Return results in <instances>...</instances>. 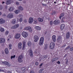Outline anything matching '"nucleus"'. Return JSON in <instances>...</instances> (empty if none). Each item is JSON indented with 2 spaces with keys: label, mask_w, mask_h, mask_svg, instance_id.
<instances>
[{
  "label": "nucleus",
  "mask_w": 73,
  "mask_h": 73,
  "mask_svg": "<svg viewBox=\"0 0 73 73\" xmlns=\"http://www.w3.org/2000/svg\"><path fill=\"white\" fill-rule=\"evenodd\" d=\"M23 56L22 55H20L19 56L18 58V62H19V63H21L23 62Z\"/></svg>",
  "instance_id": "obj_1"
},
{
  "label": "nucleus",
  "mask_w": 73,
  "mask_h": 73,
  "mask_svg": "<svg viewBox=\"0 0 73 73\" xmlns=\"http://www.w3.org/2000/svg\"><path fill=\"white\" fill-rule=\"evenodd\" d=\"M21 35L23 36V37H24L25 38H26V37H28V34L27 32L24 31L22 33Z\"/></svg>",
  "instance_id": "obj_2"
},
{
  "label": "nucleus",
  "mask_w": 73,
  "mask_h": 73,
  "mask_svg": "<svg viewBox=\"0 0 73 73\" xmlns=\"http://www.w3.org/2000/svg\"><path fill=\"white\" fill-rule=\"evenodd\" d=\"M44 38L43 37H41L40 39L39 45H42L44 43Z\"/></svg>",
  "instance_id": "obj_3"
},
{
  "label": "nucleus",
  "mask_w": 73,
  "mask_h": 73,
  "mask_svg": "<svg viewBox=\"0 0 73 73\" xmlns=\"http://www.w3.org/2000/svg\"><path fill=\"white\" fill-rule=\"evenodd\" d=\"M25 30L29 31L30 32H32V29L30 27H26L25 28Z\"/></svg>",
  "instance_id": "obj_4"
},
{
  "label": "nucleus",
  "mask_w": 73,
  "mask_h": 73,
  "mask_svg": "<svg viewBox=\"0 0 73 73\" xmlns=\"http://www.w3.org/2000/svg\"><path fill=\"white\" fill-rule=\"evenodd\" d=\"M20 37V34L19 33H17L15 34V38L16 39H18Z\"/></svg>",
  "instance_id": "obj_5"
},
{
  "label": "nucleus",
  "mask_w": 73,
  "mask_h": 73,
  "mask_svg": "<svg viewBox=\"0 0 73 73\" xmlns=\"http://www.w3.org/2000/svg\"><path fill=\"white\" fill-rule=\"evenodd\" d=\"M29 52V55L31 57H33V52H32V50L31 48L28 51V52Z\"/></svg>",
  "instance_id": "obj_6"
},
{
  "label": "nucleus",
  "mask_w": 73,
  "mask_h": 73,
  "mask_svg": "<svg viewBox=\"0 0 73 73\" xmlns=\"http://www.w3.org/2000/svg\"><path fill=\"white\" fill-rule=\"evenodd\" d=\"M54 47V42H52L50 44V49H53Z\"/></svg>",
  "instance_id": "obj_7"
},
{
  "label": "nucleus",
  "mask_w": 73,
  "mask_h": 73,
  "mask_svg": "<svg viewBox=\"0 0 73 73\" xmlns=\"http://www.w3.org/2000/svg\"><path fill=\"white\" fill-rule=\"evenodd\" d=\"M13 17V14L11 13H9L7 15V18L9 19H11V18H12Z\"/></svg>",
  "instance_id": "obj_8"
},
{
  "label": "nucleus",
  "mask_w": 73,
  "mask_h": 73,
  "mask_svg": "<svg viewBox=\"0 0 73 73\" xmlns=\"http://www.w3.org/2000/svg\"><path fill=\"white\" fill-rule=\"evenodd\" d=\"M35 42H37L39 38L37 36H35L34 37Z\"/></svg>",
  "instance_id": "obj_9"
},
{
  "label": "nucleus",
  "mask_w": 73,
  "mask_h": 73,
  "mask_svg": "<svg viewBox=\"0 0 73 73\" xmlns=\"http://www.w3.org/2000/svg\"><path fill=\"white\" fill-rule=\"evenodd\" d=\"M19 27V25L18 24H16L14 26L11 27V29H16V28H17Z\"/></svg>",
  "instance_id": "obj_10"
},
{
  "label": "nucleus",
  "mask_w": 73,
  "mask_h": 73,
  "mask_svg": "<svg viewBox=\"0 0 73 73\" xmlns=\"http://www.w3.org/2000/svg\"><path fill=\"white\" fill-rule=\"evenodd\" d=\"M2 63H3V64H5V65L8 66H10V64L8 62H2Z\"/></svg>",
  "instance_id": "obj_11"
},
{
  "label": "nucleus",
  "mask_w": 73,
  "mask_h": 73,
  "mask_svg": "<svg viewBox=\"0 0 73 73\" xmlns=\"http://www.w3.org/2000/svg\"><path fill=\"white\" fill-rule=\"evenodd\" d=\"M70 34L69 32H68L66 34V37L67 39H68L70 37Z\"/></svg>",
  "instance_id": "obj_12"
},
{
  "label": "nucleus",
  "mask_w": 73,
  "mask_h": 73,
  "mask_svg": "<svg viewBox=\"0 0 73 73\" xmlns=\"http://www.w3.org/2000/svg\"><path fill=\"white\" fill-rule=\"evenodd\" d=\"M33 21V18L32 17H30L29 20V23L31 24Z\"/></svg>",
  "instance_id": "obj_13"
},
{
  "label": "nucleus",
  "mask_w": 73,
  "mask_h": 73,
  "mask_svg": "<svg viewBox=\"0 0 73 73\" xmlns=\"http://www.w3.org/2000/svg\"><path fill=\"white\" fill-rule=\"evenodd\" d=\"M47 57V56L46 55H45L44 56H41L40 57V61H41V60H44V58H45Z\"/></svg>",
  "instance_id": "obj_14"
},
{
  "label": "nucleus",
  "mask_w": 73,
  "mask_h": 73,
  "mask_svg": "<svg viewBox=\"0 0 73 73\" xmlns=\"http://www.w3.org/2000/svg\"><path fill=\"white\" fill-rule=\"evenodd\" d=\"M62 38V37L60 36H58V38L57 41L58 42H60L61 41Z\"/></svg>",
  "instance_id": "obj_15"
},
{
  "label": "nucleus",
  "mask_w": 73,
  "mask_h": 73,
  "mask_svg": "<svg viewBox=\"0 0 73 73\" xmlns=\"http://www.w3.org/2000/svg\"><path fill=\"white\" fill-rule=\"evenodd\" d=\"M12 3V0H7L6 2V4L7 5H8V4H11V3Z\"/></svg>",
  "instance_id": "obj_16"
},
{
  "label": "nucleus",
  "mask_w": 73,
  "mask_h": 73,
  "mask_svg": "<svg viewBox=\"0 0 73 73\" xmlns=\"http://www.w3.org/2000/svg\"><path fill=\"white\" fill-rule=\"evenodd\" d=\"M22 43H19L18 44V49H21L22 48Z\"/></svg>",
  "instance_id": "obj_17"
},
{
  "label": "nucleus",
  "mask_w": 73,
  "mask_h": 73,
  "mask_svg": "<svg viewBox=\"0 0 73 73\" xmlns=\"http://www.w3.org/2000/svg\"><path fill=\"white\" fill-rule=\"evenodd\" d=\"M11 23L12 24H16V20L15 19H13L12 21H11Z\"/></svg>",
  "instance_id": "obj_18"
},
{
  "label": "nucleus",
  "mask_w": 73,
  "mask_h": 73,
  "mask_svg": "<svg viewBox=\"0 0 73 73\" xmlns=\"http://www.w3.org/2000/svg\"><path fill=\"white\" fill-rule=\"evenodd\" d=\"M52 40L54 42H55L56 41V36L53 35L52 36Z\"/></svg>",
  "instance_id": "obj_19"
},
{
  "label": "nucleus",
  "mask_w": 73,
  "mask_h": 73,
  "mask_svg": "<svg viewBox=\"0 0 73 73\" xmlns=\"http://www.w3.org/2000/svg\"><path fill=\"white\" fill-rule=\"evenodd\" d=\"M5 39L3 38L0 39V43H4L5 42Z\"/></svg>",
  "instance_id": "obj_20"
},
{
  "label": "nucleus",
  "mask_w": 73,
  "mask_h": 73,
  "mask_svg": "<svg viewBox=\"0 0 73 73\" xmlns=\"http://www.w3.org/2000/svg\"><path fill=\"white\" fill-rule=\"evenodd\" d=\"M35 29H36V30L37 31H40L41 30V27L38 26H35Z\"/></svg>",
  "instance_id": "obj_21"
},
{
  "label": "nucleus",
  "mask_w": 73,
  "mask_h": 73,
  "mask_svg": "<svg viewBox=\"0 0 73 73\" xmlns=\"http://www.w3.org/2000/svg\"><path fill=\"white\" fill-rule=\"evenodd\" d=\"M64 27H65V25H64V24H62L61 25L60 28L62 31V30L64 29Z\"/></svg>",
  "instance_id": "obj_22"
},
{
  "label": "nucleus",
  "mask_w": 73,
  "mask_h": 73,
  "mask_svg": "<svg viewBox=\"0 0 73 73\" xmlns=\"http://www.w3.org/2000/svg\"><path fill=\"white\" fill-rule=\"evenodd\" d=\"M5 23V21L3 19H0V23L4 24Z\"/></svg>",
  "instance_id": "obj_23"
},
{
  "label": "nucleus",
  "mask_w": 73,
  "mask_h": 73,
  "mask_svg": "<svg viewBox=\"0 0 73 73\" xmlns=\"http://www.w3.org/2000/svg\"><path fill=\"white\" fill-rule=\"evenodd\" d=\"M58 20H55L53 22V24H54V25H56L58 24Z\"/></svg>",
  "instance_id": "obj_24"
},
{
  "label": "nucleus",
  "mask_w": 73,
  "mask_h": 73,
  "mask_svg": "<svg viewBox=\"0 0 73 73\" xmlns=\"http://www.w3.org/2000/svg\"><path fill=\"white\" fill-rule=\"evenodd\" d=\"M14 9V8H13V7H10L9 9H8V10L9 11H13Z\"/></svg>",
  "instance_id": "obj_25"
},
{
  "label": "nucleus",
  "mask_w": 73,
  "mask_h": 73,
  "mask_svg": "<svg viewBox=\"0 0 73 73\" xmlns=\"http://www.w3.org/2000/svg\"><path fill=\"white\" fill-rule=\"evenodd\" d=\"M5 54H8L9 53V51H8V48H6L5 50Z\"/></svg>",
  "instance_id": "obj_26"
},
{
  "label": "nucleus",
  "mask_w": 73,
  "mask_h": 73,
  "mask_svg": "<svg viewBox=\"0 0 73 73\" xmlns=\"http://www.w3.org/2000/svg\"><path fill=\"white\" fill-rule=\"evenodd\" d=\"M66 20V19L65 17H63L62 18V20H61V23H64L65 21V20Z\"/></svg>",
  "instance_id": "obj_27"
},
{
  "label": "nucleus",
  "mask_w": 73,
  "mask_h": 73,
  "mask_svg": "<svg viewBox=\"0 0 73 73\" xmlns=\"http://www.w3.org/2000/svg\"><path fill=\"white\" fill-rule=\"evenodd\" d=\"M47 48H48V44H44V49L46 50V49H47Z\"/></svg>",
  "instance_id": "obj_28"
},
{
  "label": "nucleus",
  "mask_w": 73,
  "mask_h": 73,
  "mask_svg": "<svg viewBox=\"0 0 73 73\" xmlns=\"http://www.w3.org/2000/svg\"><path fill=\"white\" fill-rule=\"evenodd\" d=\"M20 12V10H17L15 11V13L16 14H17L18 13H19V12Z\"/></svg>",
  "instance_id": "obj_29"
},
{
  "label": "nucleus",
  "mask_w": 73,
  "mask_h": 73,
  "mask_svg": "<svg viewBox=\"0 0 73 73\" xmlns=\"http://www.w3.org/2000/svg\"><path fill=\"white\" fill-rule=\"evenodd\" d=\"M38 21H39V22H42L43 21V19H42L39 18L38 19Z\"/></svg>",
  "instance_id": "obj_30"
},
{
  "label": "nucleus",
  "mask_w": 73,
  "mask_h": 73,
  "mask_svg": "<svg viewBox=\"0 0 73 73\" xmlns=\"http://www.w3.org/2000/svg\"><path fill=\"white\" fill-rule=\"evenodd\" d=\"M18 9H20V10H21V11H23V10H24L23 8L21 6H19L18 7Z\"/></svg>",
  "instance_id": "obj_31"
},
{
  "label": "nucleus",
  "mask_w": 73,
  "mask_h": 73,
  "mask_svg": "<svg viewBox=\"0 0 73 73\" xmlns=\"http://www.w3.org/2000/svg\"><path fill=\"white\" fill-rule=\"evenodd\" d=\"M64 16V13H62V14H61L60 15V19H61V17H63V16Z\"/></svg>",
  "instance_id": "obj_32"
},
{
  "label": "nucleus",
  "mask_w": 73,
  "mask_h": 73,
  "mask_svg": "<svg viewBox=\"0 0 73 73\" xmlns=\"http://www.w3.org/2000/svg\"><path fill=\"white\" fill-rule=\"evenodd\" d=\"M27 45L29 46L32 45V43L31 42H29L27 43Z\"/></svg>",
  "instance_id": "obj_33"
},
{
  "label": "nucleus",
  "mask_w": 73,
  "mask_h": 73,
  "mask_svg": "<svg viewBox=\"0 0 73 73\" xmlns=\"http://www.w3.org/2000/svg\"><path fill=\"white\" fill-rule=\"evenodd\" d=\"M0 31L1 32H4L5 31L4 29L3 28H1L0 29Z\"/></svg>",
  "instance_id": "obj_34"
},
{
  "label": "nucleus",
  "mask_w": 73,
  "mask_h": 73,
  "mask_svg": "<svg viewBox=\"0 0 73 73\" xmlns=\"http://www.w3.org/2000/svg\"><path fill=\"white\" fill-rule=\"evenodd\" d=\"M16 57V56L14 55V56H11V59L12 60V58H15Z\"/></svg>",
  "instance_id": "obj_35"
},
{
  "label": "nucleus",
  "mask_w": 73,
  "mask_h": 73,
  "mask_svg": "<svg viewBox=\"0 0 73 73\" xmlns=\"http://www.w3.org/2000/svg\"><path fill=\"white\" fill-rule=\"evenodd\" d=\"M34 24H37V20L36 19H34Z\"/></svg>",
  "instance_id": "obj_36"
},
{
  "label": "nucleus",
  "mask_w": 73,
  "mask_h": 73,
  "mask_svg": "<svg viewBox=\"0 0 73 73\" xmlns=\"http://www.w3.org/2000/svg\"><path fill=\"white\" fill-rule=\"evenodd\" d=\"M42 5L43 7H47V4H43L42 3Z\"/></svg>",
  "instance_id": "obj_37"
},
{
  "label": "nucleus",
  "mask_w": 73,
  "mask_h": 73,
  "mask_svg": "<svg viewBox=\"0 0 73 73\" xmlns=\"http://www.w3.org/2000/svg\"><path fill=\"white\" fill-rule=\"evenodd\" d=\"M26 69V68L25 67H23L21 68V70H23V71H24V72H25V70Z\"/></svg>",
  "instance_id": "obj_38"
},
{
  "label": "nucleus",
  "mask_w": 73,
  "mask_h": 73,
  "mask_svg": "<svg viewBox=\"0 0 73 73\" xmlns=\"http://www.w3.org/2000/svg\"><path fill=\"white\" fill-rule=\"evenodd\" d=\"M12 45L11 44H9V49H12Z\"/></svg>",
  "instance_id": "obj_39"
},
{
  "label": "nucleus",
  "mask_w": 73,
  "mask_h": 73,
  "mask_svg": "<svg viewBox=\"0 0 73 73\" xmlns=\"http://www.w3.org/2000/svg\"><path fill=\"white\" fill-rule=\"evenodd\" d=\"M51 3H52L53 4V2H49H49L47 3V4H50L51 5H52Z\"/></svg>",
  "instance_id": "obj_40"
},
{
  "label": "nucleus",
  "mask_w": 73,
  "mask_h": 73,
  "mask_svg": "<svg viewBox=\"0 0 73 73\" xmlns=\"http://www.w3.org/2000/svg\"><path fill=\"white\" fill-rule=\"evenodd\" d=\"M43 70V69H41L39 71V73H42V71Z\"/></svg>",
  "instance_id": "obj_41"
},
{
  "label": "nucleus",
  "mask_w": 73,
  "mask_h": 73,
  "mask_svg": "<svg viewBox=\"0 0 73 73\" xmlns=\"http://www.w3.org/2000/svg\"><path fill=\"white\" fill-rule=\"evenodd\" d=\"M19 21L20 22H22L23 21V18L22 17L20 18Z\"/></svg>",
  "instance_id": "obj_42"
},
{
  "label": "nucleus",
  "mask_w": 73,
  "mask_h": 73,
  "mask_svg": "<svg viewBox=\"0 0 73 73\" xmlns=\"http://www.w3.org/2000/svg\"><path fill=\"white\" fill-rule=\"evenodd\" d=\"M66 60V64H67V63L68 62V59L67 58H66L65 59Z\"/></svg>",
  "instance_id": "obj_43"
},
{
  "label": "nucleus",
  "mask_w": 73,
  "mask_h": 73,
  "mask_svg": "<svg viewBox=\"0 0 73 73\" xmlns=\"http://www.w3.org/2000/svg\"><path fill=\"white\" fill-rule=\"evenodd\" d=\"M25 45H23V48H22L23 50H24V48H25Z\"/></svg>",
  "instance_id": "obj_44"
},
{
  "label": "nucleus",
  "mask_w": 73,
  "mask_h": 73,
  "mask_svg": "<svg viewBox=\"0 0 73 73\" xmlns=\"http://www.w3.org/2000/svg\"><path fill=\"white\" fill-rule=\"evenodd\" d=\"M9 33V31H6L5 33V35H8Z\"/></svg>",
  "instance_id": "obj_45"
},
{
  "label": "nucleus",
  "mask_w": 73,
  "mask_h": 73,
  "mask_svg": "<svg viewBox=\"0 0 73 73\" xmlns=\"http://www.w3.org/2000/svg\"><path fill=\"white\" fill-rule=\"evenodd\" d=\"M30 73H35V72H34V71H33V70H32L30 71Z\"/></svg>",
  "instance_id": "obj_46"
},
{
  "label": "nucleus",
  "mask_w": 73,
  "mask_h": 73,
  "mask_svg": "<svg viewBox=\"0 0 73 73\" xmlns=\"http://www.w3.org/2000/svg\"><path fill=\"white\" fill-rule=\"evenodd\" d=\"M69 48H70V46H68V47L66 48L65 49L66 50H67V49H69Z\"/></svg>",
  "instance_id": "obj_47"
},
{
  "label": "nucleus",
  "mask_w": 73,
  "mask_h": 73,
  "mask_svg": "<svg viewBox=\"0 0 73 73\" xmlns=\"http://www.w3.org/2000/svg\"><path fill=\"white\" fill-rule=\"evenodd\" d=\"M23 45H25V42H23Z\"/></svg>",
  "instance_id": "obj_48"
},
{
  "label": "nucleus",
  "mask_w": 73,
  "mask_h": 73,
  "mask_svg": "<svg viewBox=\"0 0 73 73\" xmlns=\"http://www.w3.org/2000/svg\"><path fill=\"white\" fill-rule=\"evenodd\" d=\"M52 24H53V22L52 21H50V24L51 25H52Z\"/></svg>",
  "instance_id": "obj_49"
},
{
  "label": "nucleus",
  "mask_w": 73,
  "mask_h": 73,
  "mask_svg": "<svg viewBox=\"0 0 73 73\" xmlns=\"http://www.w3.org/2000/svg\"><path fill=\"white\" fill-rule=\"evenodd\" d=\"M42 65H43V63H41L39 66H40V68H41V67L42 66Z\"/></svg>",
  "instance_id": "obj_50"
},
{
  "label": "nucleus",
  "mask_w": 73,
  "mask_h": 73,
  "mask_svg": "<svg viewBox=\"0 0 73 73\" xmlns=\"http://www.w3.org/2000/svg\"><path fill=\"white\" fill-rule=\"evenodd\" d=\"M56 61V60L54 58L53 59V60H52V62H54V61Z\"/></svg>",
  "instance_id": "obj_51"
},
{
  "label": "nucleus",
  "mask_w": 73,
  "mask_h": 73,
  "mask_svg": "<svg viewBox=\"0 0 73 73\" xmlns=\"http://www.w3.org/2000/svg\"><path fill=\"white\" fill-rule=\"evenodd\" d=\"M16 5H19V3L18 2H16L15 3Z\"/></svg>",
  "instance_id": "obj_52"
},
{
  "label": "nucleus",
  "mask_w": 73,
  "mask_h": 73,
  "mask_svg": "<svg viewBox=\"0 0 73 73\" xmlns=\"http://www.w3.org/2000/svg\"><path fill=\"white\" fill-rule=\"evenodd\" d=\"M70 50L71 51L73 50V47H72L70 48Z\"/></svg>",
  "instance_id": "obj_53"
},
{
  "label": "nucleus",
  "mask_w": 73,
  "mask_h": 73,
  "mask_svg": "<svg viewBox=\"0 0 73 73\" xmlns=\"http://www.w3.org/2000/svg\"><path fill=\"white\" fill-rule=\"evenodd\" d=\"M24 23H27V21L26 19H25L24 21Z\"/></svg>",
  "instance_id": "obj_54"
},
{
  "label": "nucleus",
  "mask_w": 73,
  "mask_h": 73,
  "mask_svg": "<svg viewBox=\"0 0 73 73\" xmlns=\"http://www.w3.org/2000/svg\"><path fill=\"white\" fill-rule=\"evenodd\" d=\"M38 62H35V65H38Z\"/></svg>",
  "instance_id": "obj_55"
},
{
  "label": "nucleus",
  "mask_w": 73,
  "mask_h": 73,
  "mask_svg": "<svg viewBox=\"0 0 73 73\" xmlns=\"http://www.w3.org/2000/svg\"><path fill=\"white\" fill-rule=\"evenodd\" d=\"M54 59H55V61H56V60H57L58 59V58H54Z\"/></svg>",
  "instance_id": "obj_56"
},
{
  "label": "nucleus",
  "mask_w": 73,
  "mask_h": 73,
  "mask_svg": "<svg viewBox=\"0 0 73 73\" xmlns=\"http://www.w3.org/2000/svg\"><path fill=\"white\" fill-rule=\"evenodd\" d=\"M57 63L58 64H60V62L59 61H58V62H57Z\"/></svg>",
  "instance_id": "obj_57"
},
{
  "label": "nucleus",
  "mask_w": 73,
  "mask_h": 73,
  "mask_svg": "<svg viewBox=\"0 0 73 73\" xmlns=\"http://www.w3.org/2000/svg\"><path fill=\"white\" fill-rule=\"evenodd\" d=\"M55 12L54 11H53V12L52 15H54V14H55Z\"/></svg>",
  "instance_id": "obj_58"
},
{
  "label": "nucleus",
  "mask_w": 73,
  "mask_h": 73,
  "mask_svg": "<svg viewBox=\"0 0 73 73\" xmlns=\"http://www.w3.org/2000/svg\"><path fill=\"white\" fill-rule=\"evenodd\" d=\"M3 9V7L1 6H0V9Z\"/></svg>",
  "instance_id": "obj_59"
},
{
  "label": "nucleus",
  "mask_w": 73,
  "mask_h": 73,
  "mask_svg": "<svg viewBox=\"0 0 73 73\" xmlns=\"http://www.w3.org/2000/svg\"><path fill=\"white\" fill-rule=\"evenodd\" d=\"M23 3H24V4L25 3H26V1H23Z\"/></svg>",
  "instance_id": "obj_60"
},
{
  "label": "nucleus",
  "mask_w": 73,
  "mask_h": 73,
  "mask_svg": "<svg viewBox=\"0 0 73 73\" xmlns=\"http://www.w3.org/2000/svg\"><path fill=\"white\" fill-rule=\"evenodd\" d=\"M7 73H12V72L8 71Z\"/></svg>",
  "instance_id": "obj_61"
},
{
  "label": "nucleus",
  "mask_w": 73,
  "mask_h": 73,
  "mask_svg": "<svg viewBox=\"0 0 73 73\" xmlns=\"http://www.w3.org/2000/svg\"><path fill=\"white\" fill-rule=\"evenodd\" d=\"M19 17H22V15H19Z\"/></svg>",
  "instance_id": "obj_62"
},
{
  "label": "nucleus",
  "mask_w": 73,
  "mask_h": 73,
  "mask_svg": "<svg viewBox=\"0 0 73 73\" xmlns=\"http://www.w3.org/2000/svg\"><path fill=\"white\" fill-rule=\"evenodd\" d=\"M4 3H5V2H4V1L2 2V4H4Z\"/></svg>",
  "instance_id": "obj_63"
},
{
  "label": "nucleus",
  "mask_w": 73,
  "mask_h": 73,
  "mask_svg": "<svg viewBox=\"0 0 73 73\" xmlns=\"http://www.w3.org/2000/svg\"><path fill=\"white\" fill-rule=\"evenodd\" d=\"M3 15V16H6V15H5V14H4Z\"/></svg>",
  "instance_id": "obj_64"
}]
</instances>
